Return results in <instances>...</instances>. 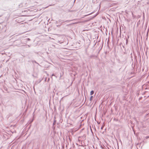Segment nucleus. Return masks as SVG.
<instances>
[{
  "label": "nucleus",
  "mask_w": 149,
  "mask_h": 149,
  "mask_svg": "<svg viewBox=\"0 0 149 149\" xmlns=\"http://www.w3.org/2000/svg\"><path fill=\"white\" fill-rule=\"evenodd\" d=\"M94 93V91H91L90 92V95H92Z\"/></svg>",
  "instance_id": "1"
},
{
  "label": "nucleus",
  "mask_w": 149,
  "mask_h": 149,
  "mask_svg": "<svg viewBox=\"0 0 149 149\" xmlns=\"http://www.w3.org/2000/svg\"><path fill=\"white\" fill-rule=\"evenodd\" d=\"M93 98V96H91L90 99V100H91V101L92 100Z\"/></svg>",
  "instance_id": "2"
}]
</instances>
